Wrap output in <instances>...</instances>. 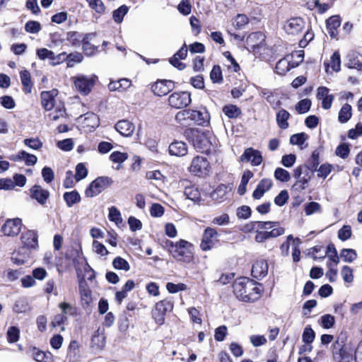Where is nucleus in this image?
Here are the masks:
<instances>
[{"instance_id": "obj_1", "label": "nucleus", "mask_w": 362, "mask_h": 362, "mask_svg": "<svg viewBox=\"0 0 362 362\" xmlns=\"http://www.w3.org/2000/svg\"><path fill=\"white\" fill-rule=\"evenodd\" d=\"M184 135L198 151L206 154L216 151V138L210 132H202L196 128H189L185 130Z\"/></svg>"}, {"instance_id": "obj_2", "label": "nucleus", "mask_w": 362, "mask_h": 362, "mask_svg": "<svg viewBox=\"0 0 362 362\" xmlns=\"http://www.w3.org/2000/svg\"><path fill=\"white\" fill-rule=\"evenodd\" d=\"M233 293L236 298L244 302H254L259 296V288L255 286L253 281L243 278L233 284Z\"/></svg>"}, {"instance_id": "obj_3", "label": "nucleus", "mask_w": 362, "mask_h": 362, "mask_svg": "<svg viewBox=\"0 0 362 362\" xmlns=\"http://www.w3.org/2000/svg\"><path fill=\"white\" fill-rule=\"evenodd\" d=\"M313 173L308 165H299L293 170V177L296 182L292 188L295 190L303 191L308 187Z\"/></svg>"}, {"instance_id": "obj_4", "label": "nucleus", "mask_w": 362, "mask_h": 362, "mask_svg": "<svg viewBox=\"0 0 362 362\" xmlns=\"http://www.w3.org/2000/svg\"><path fill=\"white\" fill-rule=\"evenodd\" d=\"M193 245L185 240L177 242V245L172 251L173 257L177 260L182 262H189L193 257Z\"/></svg>"}, {"instance_id": "obj_5", "label": "nucleus", "mask_w": 362, "mask_h": 362, "mask_svg": "<svg viewBox=\"0 0 362 362\" xmlns=\"http://www.w3.org/2000/svg\"><path fill=\"white\" fill-rule=\"evenodd\" d=\"M173 302L171 299H164L156 303L154 309L152 310V316L156 322L163 325L165 322V315L168 312L173 309Z\"/></svg>"}, {"instance_id": "obj_6", "label": "nucleus", "mask_w": 362, "mask_h": 362, "mask_svg": "<svg viewBox=\"0 0 362 362\" xmlns=\"http://www.w3.org/2000/svg\"><path fill=\"white\" fill-rule=\"evenodd\" d=\"M112 182V178L109 177H98L90 184L86 189L85 194L88 197H93L110 187Z\"/></svg>"}, {"instance_id": "obj_7", "label": "nucleus", "mask_w": 362, "mask_h": 362, "mask_svg": "<svg viewBox=\"0 0 362 362\" xmlns=\"http://www.w3.org/2000/svg\"><path fill=\"white\" fill-rule=\"evenodd\" d=\"M191 102V94L187 91L175 92L168 97L169 105L176 109L185 107Z\"/></svg>"}, {"instance_id": "obj_8", "label": "nucleus", "mask_w": 362, "mask_h": 362, "mask_svg": "<svg viewBox=\"0 0 362 362\" xmlns=\"http://www.w3.org/2000/svg\"><path fill=\"white\" fill-rule=\"evenodd\" d=\"M96 76L80 75L75 78L74 84L78 90L83 95H88L95 82Z\"/></svg>"}, {"instance_id": "obj_9", "label": "nucleus", "mask_w": 362, "mask_h": 362, "mask_svg": "<svg viewBox=\"0 0 362 362\" xmlns=\"http://www.w3.org/2000/svg\"><path fill=\"white\" fill-rule=\"evenodd\" d=\"M218 233L213 228L207 227L203 233L200 247L204 251L211 250L218 242Z\"/></svg>"}, {"instance_id": "obj_10", "label": "nucleus", "mask_w": 362, "mask_h": 362, "mask_svg": "<svg viewBox=\"0 0 362 362\" xmlns=\"http://www.w3.org/2000/svg\"><path fill=\"white\" fill-rule=\"evenodd\" d=\"M189 170L196 175H206L209 171V163L206 158L197 156L192 160Z\"/></svg>"}, {"instance_id": "obj_11", "label": "nucleus", "mask_w": 362, "mask_h": 362, "mask_svg": "<svg viewBox=\"0 0 362 362\" xmlns=\"http://www.w3.org/2000/svg\"><path fill=\"white\" fill-rule=\"evenodd\" d=\"M174 88V82L170 80H158L151 86L153 94L162 97L168 94Z\"/></svg>"}, {"instance_id": "obj_12", "label": "nucleus", "mask_w": 362, "mask_h": 362, "mask_svg": "<svg viewBox=\"0 0 362 362\" xmlns=\"http://www.w3.org/2000/svg\"><path fill=\"white\" fill-rule=\"evenodd\" d=\"M333 358L336 362H351L353 354L337 341L334 344Z\"/></svg>"}, {"instance_id": "obj_13", "label": "nucleus", "mask_w": 362, "mask_h": 362, "mask_svg": "<svg viewBox=\"0 0 362 362\" xmlns=\"http://www.w3.org/2000/svg\"><path fill=\"white\" fill-rule=\"evenodd\" d=\"M305 25V22L301 18H292L286 21L284 25V29L288 35H296L301 33Z\"/></svg>"}, {"instance_id": "obj_14", "label": "nucleus", "mask_w": 362, "mask_h": 362, "mask_svg": "<svg viewBox=\"0 0 362 362\" xmlns=\"http://www.w3.org/2000/svg\"><path fill=\"white\" fill-rule=\"evenodd\" d=\"M23 245V250L26 249L28 251L35 250L38 247L37 235L33 230H28L23 233L21 237Z\"/></svg>"}, {"instance_id": "obj_15", "label": "nucleus", "mask_w": 362, "mask_h": 362, "mask_svg": "<svg viewBox=\"0 0 362 362\" xmlns=\"http://www.w3.org/2000/svg\"><path fill=\"white\" fill-rule=\"evenodd\" d=\"M21 226V219L18 218L8 219L3 225L1 230L5 235L16 236L20 233Z\"/></svg>"}, {"instance_id": "obj_16", "label": "nucleus", "mask_w": 362, "mask_h": 362, "mask_svg": "<svg viewBox=\"0 0 362 362\" xmlns=\"http://www.w3.org/2000/svg\"><path fill=\"white\" fill-rule=\"evenodd\" d=\"M256 233V235L255 237V240L257 243H262L272 238H276L281 235H283L285 232V229L282 227H277L276 228H273L271 230H259L255 231Z\"/></svg>"}, {"instance_id": "obj_17", "label": "nucleus", "mask_w": 362, "mask_h": 362, "mask_svg": "<svg viewBox=\"0 0 362 362\" xmlns=\"http://www.w3.org/2000/svg\"><path fill=\"white\" fill-rule=\"evenodd\" d=\"M242 162H250L254 166H257L262 162L261 153L252 148H247L240 158Z\"/></svg>"}, {"instance_id": "obj_18", "label": "nucleus", "mask_w": 362, "mask_h": 362, "mask_svg": "<svg viewBox=\"0 0 362 362\" xmlns=\"http://www.w3.org/2000/svg\"><path fill=\"white\" fill-rule=\"evenodd\" d=\"M30 197L35 199L40 205L45 206L49 197V192L41 186L35 185L30 189Z\"/></svg>"}, {"instance_id": "obj_19", "label": "nucleus", "mask_w": 362, "mask_h": 362, "mask_svg": "<svg viewBox=\"0 0 362 362\" xmlns=\"http://www.w3.org/2000/svg\"><path fill=\"white\" fill-rule=\"evenodd\" d=\"M277 227L279 223L274 221H252L245 226L247 231L269 230Z\"/></svg>"}, {"instance_id": "obj_20", "label": "nucleus", "mask_w": 362, "mask_h": 362, "mask_svg": "<svg viewBox=\"0 0 362 362\" xmlns=\"http://www.w3.org/2000/svg\"><path fill=\"white\" fill-rule=\"evenodd\" d=\"M268 264L264 259L257 260L252 268V276L258 280L262 279L268 274Z\"/></svg>"}, {"instance_id": "obj_21", "label": "nucleus", "mask_w": 362, "mask_h": 362, "mask_svg": "<svg viewBox=\"0 0 362 362\" xmlns=\"http://www.w3.org/2000/svg\"><path fill=\"white\" fill-rule=\"evenodd\" d=\"M329 89L325 86H320L317 88V98L322 100V107L325 110H329L332 107L334 99L333 95L329 94Z\"/></svg>"}, {"instance_id": "obj_22", "label": "nucleus", "mask_w": 362, "mask_h": 362, "mask_svg": "<svg viewBox=\"0 0 362 362\" xmlns=\"http://www.w3.org/2000/svg\"><path fill=\"white\" fill-rule=\"evenodd\" d=\"M273 182L272 180L268 178L262 179L257 185L256 189L252 193V197L255 199H261L264 193L270 189Z\"/></svg>"}, {"instance_id": "obj_23", "label": "nucleus", "mask_w": 362, "mask_h": 362, "mask_svg": "<svg viewBox=\"0 0 362 362\" xmlns=\"http://www.w3.org/2000/svg\"><path fill=\"white\" fill-rule=\"evenodd\" d=\"M115 129L122 136H130L134 131V125L128 120L122 119L119 121L115 126Z\"/></svg>"}, {"instance_id": "obj_24", "label": "nucleus", "mask_w": 362, "mask_h": 362, "mask_svg": "<svg viewBox=\"0 0 362 362\" xmlns=\"http://www.w3.org/2000/svg\"><path fill=\"white\" fill-rule=\"evenodd\" d=\"M57 90L43 91L41 93V103L42 107L46 110H51L54 105V96L57 95Z\"/></svg>"}, {"instance_id": "obj_25", "label": "nucleus", "mask_w": 362, "mask_h": 362, "mask_svg": "<svg viewBox=\"0 0 362 362\" xmlns=\"http://www.w3.org/2000/svg\"><path fill=\"white\" fill-rule=\"evenodd\" d=\"M168 151L172 156H184L187 153V146L183 141H175L170 144Z\"/></svg>"}, {"instance_id": "obj_26", "label": "nucleus", "mask_w": 362, "mask_h": 362, "mask_svg": "<svg viewBox=\"0 0 362 362\" xmlns=\"http://www.w3.org/2000/svg\"><path fill=\"white\" fill-rule=\"evenodd\" d=\"M341 25V19L339 16H333L329 18L326 22L328 33L332 38H337L338 35L337 29Z\"/></svg>"}, {"instance_id": "obj_27", "label": "nucleus", "mask_w": 362, "mask_h": 362, "mask_svg": "<svg viewBox=\"0 0 362 362\" xmlns=\"http://www.w3.org/2000/svg\"><path fill=\"white\" fill-rule=\"evenodd\" d=\"M190 118V121H193L198 125L204 126L209 122V115L205 109L203 110H192Z\"/></svg>"}, {"instance_id": "obj_28", "label": "nucleus", "mask_w": 362, "mask_h": 362, "mask_svg": "<svg viewBox=\"0 0 362 362\" xmlns=\"http://www.w3.org/2000/svg\"><path fill=\"white\" fill-rule=\"evenodd\" d=\"M79 292L82 304L88 305L92 301L91 291L83 279L79 280Z\"/></svg>"}, {"instance_id": "obj_29", "label": "nucleus", "mask_w": 362, "mask_h": 362, "mask_svg": "<svg viewBox=\"0 0 362 362\" xmlns=\"http://www.w3.org/2000/svg\"><path fill=\"white\" fill-rule=\"evenodd\" d=\"M29 257L30 251L26 249L23 250L22 247L18 250L14 251L11 255L12 262L17 265H21L26 263L28 261Z\"/></svg>"}, {"instance_id": "obj_30", "label": "nucleus", "mask_w": 362, "mask_h": 362, "mask_svg": "<svg viewBox=\"0 0 362 362\" xmlns=\"http://www.w3.org/2000/svg\"><path fill=\"white\" fill-rule=\"evenodd\" d=\"M132 85L131 81L127 78H122L118 81H111L108 84V88L110 91L123 92L128 89Z\"/></svg>"}, {"instance_id": "obj_31", "label": "nucleus", "mask_w": 362, "mask_h": 362, "mask_svg": "<svg viewBox=\"0 0 362 362\" xmlns=\"http://www.w3.org/2000/svg\"><path fill=\"white\" fill-rule=\"evenodd\" d=\"M20 77L23 90L25 93H30L32 90L33 83L31 82L30 74L28 70H23L20 73Z\"/></svg>"}, {"instance_id": "obj_32", "label": "nucleus", "mask_w": 362, "mask_h": 362, "mask_svg": "<svg viewBox=\"0 0 362 362\" xmlns=\"http://www.w3.org/2000/svg\"><path fill=\"white\" fill-rule=\"evenodd\" d=\"M15 160H24L26 165H34L37 160V157L33 154H30L25 151H21L16 156Z\"/></svg>"}, {"instance_id": "obj_33", "label": "nucleus", "mask_w": 362, "mask_h": 362, "mask_svg": "<svg viewBox=\"0 0 362 362\" xmlns=\"http://www.w3.org/2000/svg\"><path fill=\"white\" fill-rule=\"evenodd\" d=\"M361 58L362 56L357 54L353 53L348 56V62L346 63V66L349 69H356L358 70L362 69V62H361L359 58Z\"/></svg>"}, {"instance_id": "obj_34", "label": "nucleus", "mask_w": 362, "mask_h": 362, "mask_svg": "<svg viewBox=\"0 0 362 362\" xmlns=\"http://www.w3.org/2000/svg\"><path fill=\"white\" fill-rule=\"evenodd\" d=\"M290 114L284 109L280 110L276 114V122L279 127L282 129H286L288 127V119H289Z\"/></svg>"}, {"instance_id": "obj_35", "label": "nucleus", "mask_w": 362, "mask_h": 362, "mask_svg": "<svg viewBox=\"0 0 362 362\" xmlns=\"http://www.w3.org/2000/svg\"><path fill=\"white\" fill-rule=\"evenodd\" d=\"M63 197L69 207H71L73 205L80 202L81 201V196L76 190L65 192Z\"/></svg>"}, {"instance_id": "obj_36", "label": "nucleus", "mask_w": 362, "mask_h": 362, "mask_svg": "<svg viewBox=\"0 0 362 362\" xmlns=\"http://www.w3.org/2000/svg\"><path fill=\"white\" fill-rule=\"evenodd\" d=\"M351 115V106L348 103H345L339 110L338 119L341 123H346L350 119Z\"/></svg>"}, {"instance_id": "obj_37", "label": "nucleus", "mask_w": 362, "mask_h": 362, "mask_svg": "<svg viewBox=\"0 0 362 362\" xmlns=\"http://www.w3.org/2000/svg\"><path fill=\"white\" fill-rule=\"evenodd\" d=\"M293 66L290 65L289 61L286 58L281 59L278 61L276 65V72L279 75H284L287 73Z\"/></svg>"}, {"instance_id": "obj_38", "label": "nucleus", "mask_w": 362, "mask_h": 362, "mask_svg": "<svg viewBox=\"0 0 362 362\" xmlns=\"http://www.w3.org/2000/svg\"><path fill=\"white\" fill-rule=\"evenodd\" d=\"M327 67H331L334 71L338 72L341 69V59L338 52H334L328 63H325Z\"/></svg>"}, {"instance_id": "obj_39", "label": "nucleus", "mask_w": 362, "mask_h": 362, "mask_svg": "<svg viewBox=\"0 0 362 362\" xmlns=\"http://www.w3.org/2000/svg\"><path fill=\"white\" fill-rule=\"evenodd\" d=\"M223 112L229 118H237L241 114L240 109L234 105H225Z\"/></svg>"}, {"instance_id": "obj_40", "label": "nucleus", "mask_w": 362, "mask_h": 362, "mask_svg": "<svg viewBox=\"0 0 362 362\" xmlns=\"http://www.w3.org/2000/svg\"><path fill=\"white\" fill-rule=\"evenodd\" d=\"M263 40L264 35L261 32L252 33L247 37V43L248 45L255 47L258 46Z\"/></svg>"}, {"instance_id": "obj_41", "label": "nucleus", "mask_w": 362, "mask_h": 362, "mask_svg": "<svg viewBox=\"0 0 362 362\" xmlns=\"http://www.w3.org/2000/svg\"><path fill=\"white\" fill-rule=\"evenodd\" d=\"M129 7L126 5H122L117 9L115 10L112 13V18L117 23L122 22L124 16L128 13Z\"/></svg>"}, {"instance_id": "obj_42", "label": "nucleus", "mask_w": 362, "mask_h": 362, "mask_svg": "<svg viewBox=\"0 0 362 362\" xmlns=\"http://www.w3.org/2000/svg\"><path fill=\"white\" fill-rule=\"evenodd\" d=\"M184 193L187 199L193 202H198L200 200L201 194L197 187L193 186L185 187Z\"/></svg>"}, {"instance_id": "obj_43", "label": "nucleus", "mask_w": 362, "mask_h": 362, "mask_svg": "<svg viewBox=\"0 0 362 362\" xmlns=\"http://www.w3.org/2000/svg\"><path fill=\"white\" fill-rule=\"evenodd\" d=\"M191 109H186L182 111L178 112L175 115V120L177 122L185 124H187V121H190V117L192 115Z\"/></svg>"}, {"instance_id": "obj_44", "label": "nucleus", "mask_w": 362, "mask_h": 362, "mask_svg": "<svg viewBox=\"0 0 362 362\" xmlns=\"http://www.w3.org/2000/svg\"><path fill=\"white\" fill-rule=\"evenodd\" d=\"M112 266L115 269L128 272L130 269L129 264L121 257H115L112 261Z\"/></svg>"}, {"instance_id": "obj_45", "label": "nucleus", "mask_w": 362, "mask_h": 362, "mask_svg": "<svg viewBox=\"0 0 362 362\" xmlns=\"http://www.w3.org/2000/svg\"><path fill=\"white\" fill-rule=\"evenodd\" d=\"M210 78L213 83H221L223 81V75L221 66L214 65L210 73Z\"/></svg>"}, {"instance_id": "obj_46", "label": "nucleus", "mask_w": 362, "mask_h": 362, "mask_svg": "<svg viewBox=\"0 0 362 362\" xmlns=\"http://www.w3.org/2000/svg\"><path fill=\"white\" fill-rule=\"evenodd\" d=\"M325 256H327V257L334 263L335 265L339 263V258L337 255V250L333 244L330 243L327 245L325 257Z\"/></svg>"}, {"instance_id": "obj_47", "label": "nucleus", "mask_w": 362, "mask_h": 362, "mask_svg": "<svg viewBox=\"0 0 362 362\" xmlns=\"http://www.w3.org/2000/svg\"><path fill=\"white\" fill-rule=\"evenodd\" d=\"M311 104L310 99H303L296 105V110L299 114H304L310 110Z\"/></svg>"}, {"instance_id": "obj_48", "label": "nucleus", "mask_w": 362, "mask_h": 362, "mask_svg": "<svg viewBox=\"0 0 362 362\" xmlns=\"http://www.w3.org/2000/svg\"><path fill=\"white\" fill-rule=\"evenodd\" d=\"M248 23V18L243 14H238L233 21V26L236 30H241Z\"/></svg>"}, {"instance_id": "obj_49", "label": "nucleus", "mask_w": 362, "mask_h": 362, "mask_svg": "<svg viewBox=\"0 0 362 362\" xmlns=\"http://www.w3.org/2000/svg\"><path fill=\"white\" fill-rule=\"evenodd\" d=\"M341 257L346 262H352L357 257L356 252L353 249H343L340 252Z\"/></svg>"}, {"instance_id": "obj_50", "label": "nucleus", "mask_w": 362, "mask_h": 362, "mask_svg": "<svg viewBox=\"0 0 362 362\" xmlns=\"http://www.w3.org/2000/svg\"><path fill=\"white\" fill-rule=\"evenodd\" d=\"M90 8L94 10L98 13H104L105 11V6L102 0H86Z\"/></svg>"}, {"instance_id": "obj_51", "label": "nucleus", "mask_w": 362, "mask_h": 362, "mask_svg": "<svg viewBox=\"0 0 362 362\" xmlns=\"http://www.w3.org/2000/svg\"><path fill=\"white\" fill-rule=\"evenodd\" d=\"M274 177L281 182H286L291 179V175L286 170L277 168L274 171Z\"/></svg>"}, {"instance_id": "obj_52", "label": "nucleus", "mask_w": 362, "mask_h": 362, "mask_svg": "<svg viewBox=\"0 0 362 362\" xmlns=\"http://www.w3.org/2000/svg\"><path fill=\"white\" fill-rule=\"evenodd\" d=\"M308 138V136L304 132L295 134L290 137V143L293 145L301 146Z\"/></svg>"}, {"instance_id": "obj_53", "label": "nucleus", "mask_w": 362, "mask_h": 362, "mask_svg": "<svg viewBox=\"0 0 362 362\" xmlns=\"http://www.w3.org/2000/svg\"><path fill=\"white\" fill-rule=\"evenodd\" d=\"M36 54L40 59L45 60L46 59H49L50 64L52 65V59H54V53L47 49V48H40L37 49Z\"/></svg>"}, {"instance_id": "obj_54", "label": "nucleus", "mask_w": 362, "mask_h": 362, "mask_svg": "<svg viewBox=\"0 0 362 362\" xmlns=\"http://www.w3.org/2000/svg\"><path fill=\"white\" fill-rule=\"evenodd\" d=\"M92 343L97 347H103L105 346V337L103 333L100 332L99 329L95 332L92 337Z\"/></svg>"}, {"instance_id": "obj_55", "label": "nucleus", "mask_w": 362, "mask_h": 362, "mask_svg": "<svg viewBox=\"0 0 362 362\" xmlns=\"http://www.w3.org/2000/svg\"><path fill=\"white\" fill-rule=\"evenodd\" d=\"M334 317L329 314H325L320 317V323L325 329H329L334 325Z\"/></svg>"}, {"instance_id": "obj_56", "label": "nucleus", "mask_w": 362, "mask_h": 362, "mask_svg": "<svg viewBox=\"0 0 362 362\" xmlns=\"http://www.w3.org/2000/svg\"><path fill=\"white\" fill-rule=\"evenodd\" d=\"M25 30L29 33H37L41 30V25L37 21H30L25 23Z\"/></svg>"}, {"instance_id": "obj_57", "label": "nucleus", "mask_w": 362, "mask_h": 362, "mask_svg": "<svg viewBox=\"0 0 362 362\" xmlns=\"http://www.w3.org/2000/svg\"><path fill=\"white\" fill-rule=\"evenodd\" d=\"M128 158V154L120 151H114L110 156V160L113 163H121Z\"/></svg>"}, {"instance_id": "obj_58", "label": "nucleus", "mask_w": 362, "mask_h": 362, "mask_svg": "<svg viewBox=\"0 0 362 362\" xmlns=\"http://www.w3.org/2000/svg\"><path fill=\"white\" fill-rule=\"evenodd\" d=\"M20 331L16 327H11L7 332V339L10 343L16 342L19 339Z\"/></svg>"}, {"instance_id": "obj_59", "label": "nucleus", "mask_w": 362, "mask_h": 362, "mask_svg": "<svg viewBox=\"0 0 362 362\" xmlns=\"http://www.w3.org/2000/svg\"><path fill=\"white\" fill-rule=\"evenodd\" d=\"M108 217L111 221L115 222L116 224L121 223L122 221L119 211L115 206L109 209Z\"/></svg>"}, {"instance_id": "obj_60", "label": "nucleus", "mask_w": 362, "mask_h": 362, "mask_svg": "<svg viewBox=\"0 0 362 362\" xmlns=\"http://www.w3.org/2000/svg\"><path fill=\"white\" fill-rule=\"evenodd\" d=\"M351 236V228L350 226L344 225L338 231V238L342 240L346 241Z\"/></svg>"}, {"instance_id": "obj_61", "label": "nucleus", "mask_w": 362, "mask_h": 362, "mask_svg": "<svg viewBox=\"0 0 362 362\" xmlns=\"http://www.w3.org/2000/svg\"><path fill=\"white\" fill-rule=\"evenodd\" d=\"M315 336V334L313 329L310 327H307L303 331L302 339L303 342L310 344L313 341Z\"/></svg>"}, {"instance_id": "obj_62", "label": "nucleus", "mask_w": 362, "mask_h": 362, "mask_svg": "<svg viewBox=\"0 0 362 362\" xmlns=\"http://www.w3.org/2000/svg\"><path fill=\"white\" fill-rule=\"evenodd\" d=\"M341 274L344 281L346 283H351L354 280L353 269L349 266H344Z\"/></svg>"}, {"instance_id": "obj_63", "label": "nucleus", "mask_w": 362, "mask_h": 362, "mask_svg": "<svg viewBox=\"0 0 362 362\" xmlns=\"http://www.w3.org/2000/svg\"><path fill=\"white\" fill-rule=\"evenodd\" d=\"M320 204L315 202H311L305 205V212L307 216L320 211Z\"/></svg>"}, {"instance_id": "obj_64", "label": "nucleus", "mask_w": 362, "mask_h": 362, "mask_svg": "<svg viewBox=\"0 0 362 362\" xmlns=\"http://www.w3.org/2000/svg\"><path fill=\"white\" fill-rule=\"evenodd\" d=\"M88 170L83 163H78L76 167V181H80L87 176Z\"/></svg>"}]
</instances>
